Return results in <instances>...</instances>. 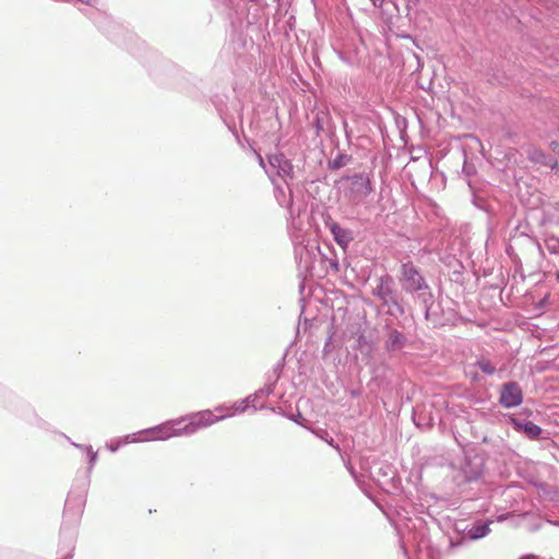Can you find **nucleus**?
I'll return each instance as SVG.
<instances>
[{"mask_svg":"<svg viewBox=\"0 0 559 559\" xmlns=\"http://www.w3.org/2000/svg\"><path fill=\"white\" fill-rule=\"evenodd\" d=\"M350 157L346 155H340L331 162L332 169H338L348 164Z\"/></svg>","mask_w":559,"mask_h":559,"instance_id":"7","label":"nucleus"},{"mask_svg":"<svg viewBox=\"0 0 559 559\" xmlns=\"http://www.w3.org/2000/svg\"><path fill=\"white\" fill-rule=\"evenodd\" d=\"M490 528L488 525L478 526L475 528V532L473 533L474 538H479L489 533Z\"/></svg>","mask_w":559,"mask_h":559,"instance_id":"9","label":"nucleus"},{"mask_svg":"<svg viewBox=\"0 0 559 559\" xmlns=\"http://www.w3.org/2000/svg\"><path fill=\"white\" fill-rule=\"evenodd\" d=\"M478 367L485 372V373H488V374H492L495 371H496V368L495 366L491 365L490 361L488 360H480L478 362Z\"/></svg>","mask_w":559,"mask_h":559,"instance_id":"8","label":"nucleus"},{"mask_svg":"<svg viewBox=\"0 0 559 559\" xmlns=\"http://www.w3.org/2000/svg\"><path fill=\"white\" fill-rule=\"evenodd\" d=\"M374 5H382L384 0H371Z\"/></svg>","mask_w":559,"mask_h":559,"instance_id":"11","label":"nucleus"},{"mask_svg":"<svg viewBox=\"0 0 559 559\" xmlns=\"http://www.w3.org/2000/svg\"><path fill=\"white\" fill-rule=\"evenodd\" d=\"M222 418H223V416L217 417V416L213 415V413L210 411L202 412V413L195 415L192 418V420L183 427V431L186 435L193 433L199 428L211 426Z\"/></svg>","mask_w":559,"mask_h":559,"instance_id":"2","label":"nucleus"},{"mask_svg":"<svg viewBox=\"0 0 559 559\" xmlns=\"http://www.w3.org/2000/svg\"><path fill=\"white\" fill-rule=\"evenodd\" d=\"M523 401V392L516 382L504 383L501 388L499 402L507 408L519 406Z\"/></svg>","mask_w":559,"mask_h":559,"instance_id":"1","label":"nucleus"},{"mask_svg":"<svg viewBox=\"0 0 559 559\" xmlns=\"http://www.w3.org/2000/svg\"><path fill=\"white\" fill-rule=\"evenodd\" d=\"M360 179L364 180L366 183H369V180L367 177L360 176Z\"/></svg>","mask_w":559,"mask_h":559,"instance_id":"13","label":"nucleus"},{"mask_svg":"<svg viewBox=\"0 0 559 559\" xmlns=\"http://www.w3.org/2000/svg\"><path fill=\"white\" fill-rule=\"evenodd\" d=\"M329 227L337 245L342 248H346L352 240L350 233L347 229L342 228L336 223L330 224Z\"/></svg>","mask_w":559,"mask_h":559,"instance_id":"5","label":"nucleus"},{"mask_svg":"<svg viewBox=\"0 0 559 559\" xmlns=\"http://www.w3.org/2000/svg\"><path fill=\"white\" fill-rule=\"evenodd\" d=\"M557 280L559 281V272L557 273Z\"/></svg>","mask_w":559,"mask_h":559,"instance_id":"15","label":"nucleus"},{"mask_svg":"<svg viewBox=\"0 0 559 559\" xmlns=\"http://www.w3.org/2000/svg\"><path fill=\"white\" fill-rule=\"evenodd\" d=\"M178 423H166L157 426L148 431L151 439L153 440H166L174 436L186 435L183 428H176Z\"/></svg>","mask_w":559,"mask_h":559,"instance_id":"3","label":"nucleus"},{"mask_svg":"<svg viewBox=\"0 0 559 559\" xmlns=\"http://www.w3.org/2000/svg\"><path fill=\"white\" fill-rule=\"evenodd\" d=\"M521 559H537V558L535 556L530 555V556L522 557Z\"/></svg>","mask_w":559,"mask_h":559,"instance_id":"12","label":"nucleus"},{"mask_svg":"<svg viewBox=\"0 0 559 559\" xmlns=\"http://www.w3.org/2000/svg\"><path fill=\"white\" fill-rule=\"evenodd\" d=\"M403 274L406 289L415 292L424 287L425 281L413 265H403Z\"/></svg>","mask_w":559,"mask_h":559,"instance_id":"4","label":"nucleus"},{"mask_svg":"<svg viewBox=\"0 0 559 559\" xmlns=\"http://www.w3.org/2000/svg\"><path fill=\"white\" fill-rule=\"evenodd\" d=\"M512 424L518 431H524L530 438H537L542 432L540 427L532 421L522 424L519 420L512 418Z\"/></svg>","mask_w":559,"mask_h":559,"instance_id":"6","label":"nucleus"},{"mask_svg":"<svg viewBox=\"0 0 559 559\" xmlns=\"http://www.w3.org/2000/svg\"><path fill=\"white\" fill-rule=\"evenodd\" d=\"M419 3V0H406V8L411 9L413 7H416Z\"/></svg>","mask_w":559,"mask_h":559,"instance_id":"10","label":"nucleus"},{"mask_svg":"<svg viewBox=\"0 0 559 559\" xmlns=\"http://www.w3.org/2000/svg\"><path fill=\"white\" fill-rule=\"evenodd\" d=\"M394 336H395V337H399V336H400V334H399L397 332H394Z\"/></svg>","mask_w":559,"mask_h":559,"instance_id":"14","label":"nucleus"}]
</instances>
